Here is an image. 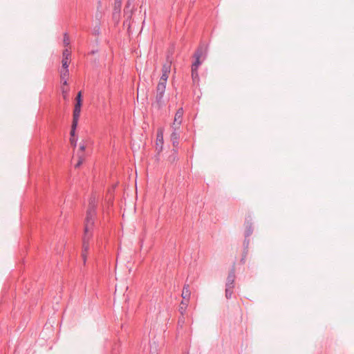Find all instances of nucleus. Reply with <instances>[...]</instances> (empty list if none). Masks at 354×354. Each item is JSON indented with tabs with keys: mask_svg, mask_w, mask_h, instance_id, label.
Wrapping results in <instances>:
<instances>
[{
	"mask_svg": "<svg viewBox=\"0 0 354 354\" xmlns=\"http://www.w3.org/2000/svg\"><path fill=\"white\" fill-rule=\"evenodd\" d=\"M96 217V205L95 198H91L89 205L86 211L84 221V233L82 240V258L84 263H86L88 252L89 250V241L93 236V230Z\"/></svg>",
	"mask_w": 354,
	"mask_h": 354,
	"instance_id": "f257e3e1",
	"label": "nucleus"
},
{
	"mask_svg": "<svg viewBox=\"0 0 354 354\" xmlns=\"http://www.w3.org/2000/svg\"><path fill=\"white\" fill-rule=\"evenodd\" d=\"M194 57L195 61L192 64V68H194V70L198 69L205 59V48L203 46H200L194 53Z\"/></svg>",
	"mask_w": 354,
	"mask_h": 354,
	"instance_id": "f03ea898",
	"label": "nucleus"
},
{
	"mask_svg": "<svg viewBox=\"0 0 354 354\" xmlns=\"http://www.w3.org/2000/svg\"><path fill=\"white\" fill-rule=\"evenodd\" d=\"M82 104H75L73 113V121H72V125H71V129L70 134H71L72 136H74L76 128L78 124V120L81 113V107Z\"/></svg>",
	"mask_w": 354,
	"mask_h": 354,
	"instance_id": "7ed1b4c3",
	"label": "nucleus"
},
{
	"mask_svg": "<svg viewBox=\"0 0 354 354\" xmlns=\"http://www.w3.org/2000/svg\"><path fill=\"white\" fill-rule=\"evenodd\" d=\"M166 84L167 82L159 81L156 86V101L159 106H161L163 102L162 99L166 89Z\"/></svg>",
	"mask_w": 354,
	"mask_h": 354,
	"instance_id": "20e7f679",
	"label": "nucleus"
},
{
	"mask_svg": "<svg viewBox=\"0 0 354 354\" xmlns=\"http://www.w3.org/2000/svg\"><path fill=\"white\" fill-rule=\"evenodd\" d=\"M163 132L162 128H159L157 131L156 140V151L159 154L163 149L164 140H163Z\"/></svg>",
	"mask_w": 354,
	"mask_h": 354,
	"instance_id": "39448f33",
	"label": "nucleus"
},
{
	"mask_svg": "<svg viewBox=\"0 0 354 354\" xmlns=\"http://www.w3.org/2000/svg\"><path fill=\"white\" fill-rule=\"evenodd\" d=\"M183 113L184 111L182 107L177 110L174 116V121L173 124L171 125V128H173V127H177V129H180V126L183 120Z\"/></svg>",
	"mask_w": 354,
	"mask_h": 354,
	"instance_id": "423d86ee",
	"label": "nucleus"
},
{
	"mask_svg": "<svg viewBox=\"0 0 354 354\" xmlns=\"http://www.w3.org/2000/svg\"><path fill=\"white\" fill-rule=\"evenodd\" d=\"M235 266H232L230 271L227 277L225 287H234V280H235Z\"/></svg>",
	"mask_w": 354,
	"mask_h": 354,
	"instance_id": "0eeeda50",
	"label": "nucleus"
},
{
	"mask_svg": "<svg viewBox=\"0 0 354 354\" xmlns=\"http://www.w3.org/2000/svg\"><path fill=\"white\" fill-rule=\"evenodd\" d=\"M173 131L171 134V141L172 142V145L174 147L177 148L178 147L179 142L178 140L180 138V133L178 131L179 129H177L176 127H173Z\"/></svg>",
	"mask_w": 354,
	"mask_h": 354,
	"instance_id": "6e6552de",
	"label": "nucleus"
},
{
	"mask_svg": "<svg viewBox=\"0 0 354 354\" xmlns=\"http://www.w3.org/2000/svg\"><path fill=\"white\" fill-rule=\"evenodd\" d=\"M170 70H171V64H163L162 68V74L159 81L167 82L169 74L170 73Z\"/></svg>",
	"mask_w": 354,
	"mask_h": 354,
	"instance_id": "1a4fd4ad",
	"label": "nucleus"
},
{
	"mask_svg": "<svg viewBox=\"0 0 354 354\" xmlns=\"http://www.w3.org/2000/svg\"><path fill=\"white\" fill-rule=\"evenodd\" d=\"M191 295V292L189 290V286L188 284H185L183 286V289L182 291V297L183 300L189 301Z\"/></svg>",
	"mask_w": 354,
	"mask_h": 354,
	"instance_id": "9d476101",
	"label": "nucleus"
},
{
	"mask_svg": "<svg viewBox=\"0 0 354 354\" xmlns=\"http://www.w3.org/2000/svg\"><path fill=\"white\" fill-rule=\"evenodd\" d=\"M245 239L249 237L253 232V227L252 223L246 220L245 222Z\"/></svg>",
	"mask_w": 354,
	"mask_h": 354,
	"instance_id": "9b49d317",
	"label": "nucleus"
},
{
	"mask_svg": "<svg viewBox=\"0 0 354 354\" xmlns=\"http://www.w3.org/2000/svg\"><path fill=\"white\" fill-rule=\"evenodd\" d=\"M69 75V71L68 70H61L60 71V78H61V82L62 85L66 86L67 85V77Z\"/></svg>",
	"mask_w": 354,
	"mask_h": 354,
	"instance_id": "f8f14e48",
	"label": "nucleus"
},
{
	"mask_svg": "<svg viewBox=\"0 0 354 354\" xmlns=\"http://www.w3.org/2000/svg\"><path fill=\"white\" fill-rule=\"evenodd\" d=\"M188 302L189 301L187 300H183L180 302L178 311L180 313L181 315H184L186 313L187 308L188 306Z\"/></svg>",
	"mask_w": 354,
	"mask_h": 354,
	"instance_id": "ddd939ff",
	"label": "nucleus"
},
{
	"mask_svg": "<svg viewBox=\"0 0 354 354\" xmlns=\"http://www.w3.org/2000/svg\"><path fill=\"white\" fill-rule=\"evenodd\" d=\"M233 289L232 287H226L225 288V297L229 299H231L233 293Z\"/></svg>",
	"mask_w": 354,
	"mask_h": 354,
	"instance_id": "4468645a",
	"label": "nucleus"
},
{
	"mask_svg": "<svg viewBox=\"0 0 354 354\" xmlns=\"http://www.w3.org/2000/svg\"><path fill=\"white\" fill-rule=\"evenodd\" d=\"M192 77L194 82L198 80V69L194 70V68H192Z\"/></svg>",
	"mask_w": 354,
	"mask_h": 354,
	"instance_id": "2eb2a0df",
	"label": "nucleus"
},
{
	"mask_svg": "<svg viewBox=\"0 0 354 354\" xmlns=\"http://www.w3.org/2000/svg\"><path fill=\"white\" fill-rule=\"evenodd\" d=\"M62 68L61 70H68L69 59H66L65 58H62Z\"/></svg>",
	"mask_w": 354,
	"mask_h": 354,
	"instance_id": "dca6fc26",
	"label": "nucleus"
},
{
	"mask_svg": "<svg viewBox=\"0 0 354 354\" xmlns=\"http://www.w3.org/2000/svg\"><path fill=\"white\" fill-rule=\"evenodd\" d=\"M63 43L65 46H68L70 44V39L66 32L64 35Z\"/></svg>",
	"mask_w": 354,
	"mask_h": 354,
	"instance_id": "f3484780",
	"label": "nucleus"
},
{
	"mask_svg": "<svg viewBox=\"0 0 354 354\" xmlns=\"http://www.w3.org/2000/svg\"><path fill=\"white\" fill-rule=\"evenodd\" d=\"M71 57V52L67 49H64L62 53V58H65L66 59H69Z\"/></svg>",
	"mask_w": 354,
	"mask_h": 354,
	"instance_id": "a211bd4d",
	"label": "nucleus"
},
{
	"mask_svg": "<svg viewBox=\"0 0 354 354\" xmlns=\"http://www.w3.org/2000/svg\"><path fill=\"white\" fill-rule=\"evenodd\" d=\"M75 104H82V91H79L77 94V96L75 97Z\"/></svg>",
	"mask_w": 354,
	"mask_h": 354,
	"instance_id": "6ab92c4d",
	"label": "nucleus"
},
{
	"mask_svg": "<svg viewBox=\"0 0 354 354\" xmlns=\"http://www.w3.org/2000/svg\"><path fill=\"white\" fill-rule=\"evenodd\" d=\"M69 90L68 88H62L63 98L67 100Z\"/></svg>",
	"mask_w": 354,
	"mask_h": 354,
	"instance_id": "aec40b11",
	"label": "nucleus"
},
{
	"mask_svg": "<svg viewBox=\"0 0 354 354\" xmlns=\"http://www.w3.org/2000/svg\"><path fill=\"white\" fill-rule=\"evenodd\" d=\"M78 158H79V160H78L77 164L75 166V168L79 167L82 164L83 160H84V158H83L82 156L79 155Z\"/></svg>",
	"mask_w": 354,
	"mask_h": 354,
	"instance_id": "412c9836",
	"label": "nucleus"
},
{
	"mask_svg": "<svg viewBox=\"0 0 354 354\" xmlns=\"http://www.w3.org/2000/svg\"><path fill=\"white\" fill-rule=\"evenodd\" d=\"M185 323V317H184V315H181L179 318H178V325H180L181 327L183 326Z\"/></svg>",
	"mask_w": 354,
	"mask_h": 354,
	"instance_id": "4be33fe9",
	"label": "nucleus"
},
{
	"mask_svg": "<svg viewBox=\"0 0 354 354\" xmlns=\"http://www.w3.org/2000/svg\"><path fill=\"white\" fill-rule=\"evenodd\" d=\"M74 135H75V133ZM70 142H71V145H72L73 146H74V147H75V146H76V145H77V140L75 139V136H72L71 135Z\"/></svg>",
	"mask_w": 354,
	"mask_h": 354,
	"instance_id": "5701e85b",
	"label": "nucleus"
},
{
	"mask_svg": "<svg viewBox=\"0 0 354 354\" xmlns=\"http://www.w3.org/2000/svg\"><path fill=\"white\" fill-rule=\"evenodd\" d=\"M172 153H173V154H174V160H176V159L177 158V153H178V151H177V149H174L172 150Z\"/></svg>",
	"mask_w": 354,
	"mask_h": 354,
	"instance_id": "b1692460",
	"label": "nucleus"
},
{
	"mask_svg": "<svg viewBox=\"0 0 354 354\" xmlns=\"http://www.w3.org/2000/svg\"><path fill=\"white\" fill-rule=\"evenodd\" d=\"M80 149L81 150L82 152H83L84 151V149H85L84 145H80Z\"/></svg>",
	"mask_w": 354,
	"mask_h": 354,
	"instance_id": "393cba45",
	"label": "nucleus"
},
{
	"mask_svg": "<svg viewBox=\"0 0 354 354\" xmlns=\"http://www.w3.org/2000/svg\"><path fill=\"white\" fill-rule=\"evenodd\" d=\"M94 31H95V35H99V33H100V28L97 27V29H96V30L95 29Z\"/></svg>",
	"mask_w": 354,
	"mask_h": 354,
	"instance_id": "a878e982",
	"label": "nucleus"
},
{
	"mask_svg": "<svg viewBox=\"0 0 354 354\" xmlns=\"http://www.w3.org/2000/svg\"><path fill=\"white\" fill-rule=\"evenodd\" d=\"M115 4H118L119 6H120L121 5V0H115Z\"/></svg>",
	"mask_w": 354,
	"mask_h": 354,
	"instance_id": "bb28decb",
	"label": "nucleus"
},
{
	"mask_svg": "<svg viewBox=\"0 0 354 354\" xmlns=\"http://www.w3.org/2000/svg\"><path fill=\"white\" fill-rule=\"evenodd\" d=\"M241 261L242 263H244V262H245V259H244V258H242V259H241Z\"/></svg>",
	"mask_w": 354,
	"mask_h": 354,
	"instance_id": "cd10ccee",
	"label": "nucleus"
}]
</instances>
